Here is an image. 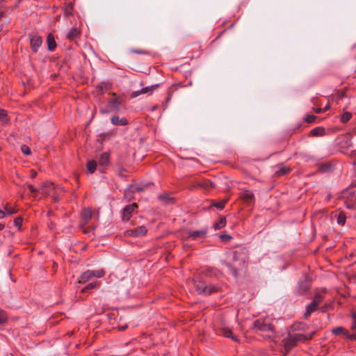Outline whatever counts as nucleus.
I'll use <instances>...</instances> for the list:
<instances>
[{"label":"nucleus","instance_id":"10","mask_svg":"<svg viewBox=\"0 0 356 356\" xmlns=\"http://www.w3.org/2000/svg\"><path fill=\"white\" fill-rule=\"evenodd\" d=\"M30 46L33 53H37L39 47L42 45V38L38 35H29Z\"/></svg>","mask_w":356,"mask_h":356},{"label":"nucleus","instance_id":"9","mask_svg":"<svg viewBox=\"0 0 356 356\" xmlns=\"http://www.w3.org/2000/svg\"><path fill=\"white\" fill-rule=\"evenodd\" d=\"M147 232V229L145 226H140L135 229H127L124 232L125 236L139 237L145 235Z\"/></svg>","mask_w":356,"mask_h":356},{"label":"nucleus","instance_id":"59","mask_svg":"<svg viewBox=\"0 0 356 356\" xmlns=\"http://www.w3.org/2000/svg\"><path fill=\"white\" fill-rule=\"evenodd\" d=\"M4 227H5L4 224L0 223V230L3 229Z\"/></svg>","mask_w":356,"mask_h":356},{"label":"nucleus","instance_id":"27","mask_svg":"<svg viewBox=\"0 0 356 356\" xmlns=\"http://www.w3.org/2000/svg\"><path fill=\"white\" fill-rule=\"evenodd\" d=\"M97 164L95 161L92 160V161H88L87 165H86V167H87L86 172L88 174L93 173L97 169Z\"/></svg>","mask_w":356,"mask_h":356},{"label":"nucleus","instance_id":"26","mask_svg":"<svg viewBox=\"0 0 356 356\" xmlns=\"http://www.w3.org/2000/svg\"><path fill=\"white\" fill-rule=\"evenodd\" d=\"M91 278H92V276L90 274V270H88L83 272L81 275L79 280V283H86V282H88Z\"/></svg>","mask_w":356,"mask_h":356},{"label":"nucleus","instance_id":"1","mask_svg":"<svg viewBox=\"0 0 356 356\" xmlns=\"http://www.w3.org/2000/svg\"><path fill=\"white\" fill-rule=\"evenodd\" d=\"M232 264L228 265L232 275L238 276V271L245 267L248 259V252L245 249L236 250L232 253Z\"/></svg>","mask_w":356,"mask_h":356},{"label":"nucleus","instance_id":"29","mask_svg":"<svg viewBox=\"0 0 356 356\" xmlns=\"http://www.w3.org/2000/svg\"><path fill=\"white\" fill-rule=\"evenodd\" d=\"M8 321V315L7 312L0 309V325H6Z\"/></svg>","mask_w":356,"mask_h":356},{"label":"nucleus","instance_id":"28","mask_svg":"<svg viewBox=\"0 0 356 356\" xmlns=\"http://www.w3.org/2000/svg\"><path fill=\"white\" fill-rule=\"evenodd\" d=\"M325 133V129L323 127H316L313 129H312L309 132L310 136H323Z\"/></svg>","mask_w":356,"mask_h":356},{"label":"nucleus","instance_id":"2","mask_svg":"<svg viewBox=\"0 0 356 356\" xmlns=\"http://www.w3.org/2000/svg\"><path fill=\"white\" fill-rule=\"evenodd\" d=\"M313 334L305 335L303 334H291L289 333L287 337L284 338L282 341V345L284 348L283 352L284 355H287L291 350L297 346L298 342H305L311 340L313 337Z\"/></svg>","mask_w":356,"mask_h":356},{"label":"nucleus","instance_id":"4","mask_svg":"<svg viewBox=\"0 0 356 356\" xmlns=\"http://www.w3.org/2000/svg\"><path fill=\"white\" fill-rule=\"evenodd\" d=\"M111 97L107 102V106L105 109H101L102 113H107L109 112H118L120 108L124 99L120 95H118L116 93L113 92L111 94Z\"/></svg>","mask_w":356,"mask_h":356},{"label":"nucleus","instance_id":"51","mask_svg":"<svg viewBox=\"0 0 356 356\" xmlns=\"http://www.w3.org/2000/svg\"><path fill=\"white\" fill-rule=\"evenodd\" d=\"M220 238L222 240V241H229L232 238V237L228 235V234H222L220 236Z\"/></svg>","mask_w":356,"mask_h":356},{"label":"nucleus","instance_id":"43","mask_svg":"<svg viewBox=\"0 0 356 356\" xmlns=\"http://www.w3.org/2000/svg\"><path fill=\"white\" fill-rule=\"evenodd\" d=\"M351 316H352V318L353 320V322L352 325H351V329L352 330H355L356 329V311H353L352 312Z\"/></svg>","mask_w":356,"mask_h":356},{"label":"nucleus","instance_id":"60","mask_svg":"<svg viewBox=\"0 0 356 356\" xmlns=\"http://www.w3.org/2000/svg\"><path fill=\"white\" fill-rule=\"evenodd\" d=\"M330 108V106H327L325 107V108H323V111H325L327 110H328Z\"/></svg>","mask_w":356,"mask_h":356},{"label":"nucleus","instance_id":"57","mask_svg":"<svg viewBox=\"0 0 356 356\" xmlns=\"http://www.w3.org/2000/svg\"><path fill=\"white\" fill-rule=\"evenodd\" d=\"M6 216V212L4 211L0 210V218H3Z\"/></svg>","mask_w":356,"mask_h":356},{"label":"nucleus","instance_id":"48","mask_svg":"<svg viewBox=\"0 0 356 356\" xmlns=\"http://www.w3.org/2000/svg\"><path fill=\"white\" fill-rule=\"evenodd\" d=\"M197 183H198V181H196V182H193L191 184H190L188 186V189L191 191H193L197 188H200V186H197Z\"/></svg>","mask_w":356,"mask_h":356},{"label":"nucleus","instance_id":"40","mask_svg":"<svg viewBox=\"0 0 356 356\" xmlns=\"http://www.w3.org/2000/svg\"><path fill=\"white\" fill-rule=\"evenodd\" d=\"M324 300V297L323 295L320 294V293H316L315 296H314V300H312L313 302H316V303L319 305L320 303H321Z\"/></svg>","mask_w":356,"mask_h":356},{"label":"nucleus","instance_id":"21","mask_svg":"<svg viewBox=\"0 0 356 356\" xmlns=\"http://www.w3.org/2000/svg\"><path fill=\"white\" fill-rule=\"evenodd\" d=\"M318 305L316 302H312L306 308V312L304 314L305 318H307L314 312L317 310Z\"/></svg>","mask_w":356,"mask_h":356},{"label":"nucleus","instance_id":"35","mask_svg":"<svg viewBox=\"0 0 356 356\" xmlns=\"http://www.w3.org/2000/svg\"><path fill=\"white\" fill-rule=\"evenodd\" d=\"M90 274L92 277H102L105 275L106 272L104 269H99L97 270H90Z\"/></svg>","mask_w":356,"mask_h":356},{"label":"nucleus","instance_id":"16","mask_svg":"<svg viewBox=\"0 0 356 356\" xmlns=\"http://www.w3.org/2000/svg\"><path fill=\"white\" fill-rule=\"evenodd\" d=\"M197 186L205 191H210L211 189L216 187V184L209 179H203L200 181H198Z\"/></svg>","mask_w":356,"mask_h":356},{"label":"nucleus","instance_id":"36","mask_svg":"<svg viewBox=\"0 0 356 356\" xmlns=\"http://www.w3.org/2000/svg\"><path fill=\"white\" fill-rule=\"evenodd\" d=\"M346 214L343 211H340L337 216V222L338 224L343 225L346 222Z\"/></svg>","mask_w":356,"mask_h":356},{"label":"nucleus","instance_id":"38","mask_svg":"<svg viewBox=\"0 0 356 356\" xmlns=\"http://www.w3.org/2000/svg\"><path fill=\"white\" fill-rule=\"evenodd\" d=\"M3 209L8 214H14L17 212V210L12 207L11 205L8 203L4 206Z\"/></svg>","mask_w":356,"mask_h":356},{"label":"nucleus","instance_id":"46","mask_svg":"<svg viewBox=\"0 0 356 356\" xmlns=\"http://www.w3.org/2000/svg\"><path fill=\"white\" fill-rule=\"evenodd\" d=\"M22 218L21 217H17L14 220V224L16 227H18L19 228L21 227L22 224Z\"/></svg>","mask_w":356,"mask_h":356},{"label":"nucleus","instance_id":"34","mask_svg":"<svg viewBox=\"0 0 356 356\" xmlns=\"http://www.w3.org/2000/svg\"><path fill=\"white\" fill-rule=\"evenodd\" d=\"M290 171H291V169L289 168L281 167V168H280L279 170H277L275 172V175L276 177H281V176H283V175H285L289 173Z\"/></svg>","mask_w":356,"mask_h":356},{"label":"nucleus","instance_id":"31","mask_svg":"<svg viewBox=\"0 0 356 356\" xmlns=\"http://www.w3.org/2000/svg\"><path fill=\"white\" fill-rule=\"evenodd\" d=\"M227 201H228L227 198L221 200L219 202L213 201L211 206L215 207L218 209L222 210L224 209Z\"/></svg>","mask_w":356,"mask_h":356},{"label":"nucleus","instance_id":"15","mask_svg":"<svg viewBox=\"0 0 356 356\" xmlns=\"http://www.w3.org/2000/svg\"><path fill=\"white\" fill-rule=\"evenodd\" d=\"M317 168L320 172H330L334 170V164L332 162L321 163L317 165Z\"/></svg>","mask_w":356,"mask_h":356},{"label":"nucleus","instance_id":"7","mask_svg":"<svg viewBox=\"0 0 356 356\" xmlns=\"http://www.w3.org/2000/svg\"><path fill=\"white\" fill-rule=\"evenodd\" d=\"M312 280L307 275H305L302 280H300L298 282V285L297 287L298 293L300 295H302L305 293L309 289L311 288Z\"/></svg>","mask_w":356,"mask_h":356},{"label":"nucleus","instance_id":"11","mask_svg":"<svg viewBox=\"0 0 356 356\" xmlns=\"http://www.w3.org/2000/svg\"><path fill=\"white\" fill-rule=\"evenodd\" d=\"M207 229L188 231L186 232V237L193 240L204 239L207 237Z\"/></svg>","mask_w":356,"mask_h":356},{"label":"nucleus","instance_id":"58","mask_svg":"<svg viewBox=\"0 0 356 356\" xmlns=\"http://www.w3.org/2000/svg\"><path fill=\"white\" fill-rule=\"evenodd\" d=\"M315 111H316V113H322V112H324V111H323V109H322V108H321L315 109Z\"/></svg>","mask_w":356,"mask_h":356},{"label":"nucleus","instance_id":"47","mask_svg":"<svg viewBox=\"0 0 356 356\" xmlns=\"http://www.w3.org/2000/svg\"><path fill=\"white\" fill-rule=\"evenodd\" d=\"M346 338L352 341H356V334H349L348 332Z\"/></svg>","mask_w":356,"mask_h":356},{"label":"nucleus","instance_id":"53","mask_svg":"<svg viewBox=\"0 0 356 356\" xmlns=\"http://www.w3.org/2000/svg\"><path fill=\"white\" fill-rule=\"evenodd\" d=\"M37 176V172L35 170H31V178L34 179Z\"/></svg>","mask_w":356,"mask_h":356},{"label":"nucleus","instance_id":"54","mask_svg":"<svg viewBox=\"0 0 356 356\" xmlns=\"http://www.w3.org/2000/svg\"><path fill=\"white\" fill-rule=\"evenodd\" d=\"M159 198L160 200H167L168 199V195L166 193H163L159 195Z\"/></svg>","mask_w":356,"mask_h":356},{"label":"nucleus","instance_id":"20","mask_svg":"<svg viewBox=\"0 0 356 356\" xmlns=\"http://www.w3.org/2000/svg\"><path fill=\"white\" fill-rule=\"evenodd\" d=\"M111 123L114 125H122L124 126L128 124V120L125 118H122L119 119V117L117 115H113L111 118Z\"/></svg>","mask_w":356,"mask_h":356},{"label":"nucleus","instance_id":"13","mask_svg":"<svg viewBox=\"0 0 356 356\" xmlns=\"http://www.w3.org/2000/svg\"><path fill=\"white\" fill-rule=\"evenodd\" d=\"M159 87V84H154V85H152L150 86L144 87L139 90L134 91L131 94V97L134 98V97H136L138 95H142V94H146V93L152 94Z\"/></svg>","mask_w":356,"mask_h":356},{"label":"nucleus","instance_id":"55","mask_svg":"<svg viewBox=\"0 0 356 356\" xmlns=\"http://www.w3.org/2000/svg\"><path fill=\"white\" fill-rule=\"evenodd\" d=\"M5 9L0 8V19L5 16Z\"/></svg>","mask_w":356,"mask_h":356},{"label":"nucleus","instance_id":"18","mask_svg":"<svg viewBox=\"0 0 356 356\" xmlns=\"http://www.w3.org/2000/svg\"><path fill=\"white\" fill-rule=\"evenodd\" d=\"M51 188H54V184L50 181H45V182H44V184L41 188V191H42L41 193L44 196H48L51 193L50 190Z\"/></svg>","mask_w":356,"mask_h":356},{"label":"nucleus","instance_id":"12","mask_svg":"<svg viewBox=\"0 0 356 356\" xmlns=\"http://www.w3.org/2000/svg\"><path fill=\"white\" fill-rule=\"evenodd\" d=\"M240 199L246 204L250 205L254 202V195L250 190H245L239 193Z\"/></svg>","mask_w":356,"mask_h":356},{"label":"nucleus","instance_id":"45","mask_svg":"<svg viewBox=\"0 0 356 356\" xmlns=\"http://www.w3.org/2000/svg\"><path fill=\"white\" fill-rule=\"evenodd\" d=\"M7 117V112L4 109L0 108V120L4 121Z\"/></svg>","mask_w":356,"mask_h":356},{"label":"nucleus","instance_id":"5","mask_svg":"<svg viewBox=\"0 0 356 356\" xmlns=\"http://www.w3.org/2000/svg\"><path fill=\"white\" fill-rule=\"evenodd\" d=\"M254 328L261 332H274V326L269 322L268 318H259L253 323Z\"/></svg>","mask_w":356,"mask_h":356},{"label":"nucleus","instance_id":"50","mask_svg":"<svg viewBox=\"0 0 356 356\" xmlns=\"http://www.w3.org/2000/svg\"><path fill=\"white\" fill-rule=\"evenodd\" d=\"M132 52L136 53V54H147V52L146 51L142 50V49H133Z\"/></svg>","mask_w":356,"mask_h":356},{"label":"nucleus","instance_id":"52","mask_svg":"<svg viewBox=\"0 0 356 356\" xmlns=\"http://www.w3.org/2000/svg\"><path fill=\"white\" fill-rule=\"evenodd\" d=\"M126 171V169L124 168L123 167H121L120 169H119V171H118V175L120 177H123V172H125Z\"/></svg>","mask_w":356,"mask_h":356},{"label":"nucleus","instance_id":"14","mask_svg":"<svg viewBox=\"0 0 356 356\" xmlns=\"http://www.w3.org/2000/svg\"><path fill=\"white\" fill-rule=\"evenodd\" d=\"M216 334L222 335L227 338H231L234 341H238V339L232 333V331L229 327H219L216 330Z\"/></svg>","mask_w":356,"mask_h":356},{"label":"nucleus","instance_id":"56","mask_svg":"<svg viewBox=\"0 0 356 356\" xmlns=\"http://www.w3.org/2000/svg\"><path fill=\"white\" fill-rule=\"evenodd\" d=\"M118 330H120V331H124L127 328V325H122V326H118Z\"/></svg>","mask_w":356,"mask_h":356},{"label":"nucleus","instance_id":"19","mask_svg":"<svg viewBox=\"0 0 356 356\" xmlns=\"http://www.w3.org/2000/svg\"><path fill=\"white\" fill-rule=\"evenodd\" d=\"M81 31L76 27H73L67 33V38L69 40L73 41L79 37Z\"/></svg>","mask_w":356,"mask_h":356},{"label":"nucleus","instance_id":"37","mask_svg":"<svg viewBox=\"0 0 356 356\" xmlns=\"http://www.w3.org/2000/svg\"><path fill=\"white\" fill-rule=\"evenodd\" d=\"M351 118H352L351 113L345 112L341 116V122L343 123H346L351 119Z\"/></svg>","mask_w":356,"mask_h":356},{"label":"nucleus","instance_id":"39","mask_svg":"<svg viewBox=\"0 0 356 356\" xmlns=\"http://www.w3.org/2000/svg\"><path fill=\"white\" fill-rule=\"evenodd\" d=\"M26 185L27 188H29V190L30 191V192L31 193V196L35 198L37 197L38 190L36 188H35L34 186H33L32 184H26Z\"/></svg>","mask_w":356,"mask_h":356},{"label":"nucleus","instance_id":"8","mask_svg":"<svg viewBox=\"0 0 356 356\" xmlns=\"http://www.w3.org/2000/svg\"><path fill=\"white\" fill-rule=\"evenodd\" d=\"M138 208V205L136 203H132L127 205L122 211V220L124 222H127L130 220L132 216V213Z\"/></svg>","mask_w":356,"mask_h":356},{"label":"nucleus","instance_id":"33","mask_svg":"<svg viewBox=\"0 0 356 356\" xmlns=\"http://www.w3.org/2000/svg\"><path fill=\"white\" fill-rule=\"evenodd\" d=\"M332 332L335 335L342 334L346 337L348 331L343 327H337L332 330Z\"/></svg>","mask_w":356,"mask_h":356},{"label":"nucleus","instance_id":"24","mask_svg":"<svg viewBox=\"0 0 356 356\" xmlns=\"http://www.w3.org/2000/svg\"><path fill=\"white\" fill-rule=\"evenodd\" d=\"M47 47L49 51H53L56 47V42L54 40V37L51 33H49L47 37Z\"/></svg>","mask_w":356,"mask_h":356},{"label":"nucleus","instance_id":"30","mask_svg":"<svg viewBox=\"0 0 356 356\" xmlns=\"http://www.w3.org/2000/svg\"><path fill=\"white\" fill-rule=\"evenodd\" d=\"M226 218L225 217H220L219 220L213 224V228L217 230L223 228L226 225Z\"/></svg>","mask_w":356,"mask_h":356},{"label":"nucleus","instance_id":"25","mask_svg":"<svg viewBox=\"0 0 356 356\" xmlns=\"http://www.w3.org/2000/svg\"><path fill=\"white\" fill-rule=\"evenodd\" d=\"M134 186L130 185L124 191V198L128 202L131 201L134 198Z\"/></svg>","mask_w":356,"mask_h":356},{"label":"nucleus","instance_id":"6","mask_svg":"<svg viewBox=\"0 0 356 356\" xmlns=\"http://www.w3.org/2000/svg\"><path fill=\"white\" fill-rule=\"evenodd\" d=\"M345 204L348 209H353L356 204V188H350L344 193Z\"/></svg>","mask_w":356,"mask_h":356},{"label":"nucleus","instance_id":"32","mask_svg":"<svg viewBox=\"0 0 356 356\" xmlns=\"http://www.w3.org/2000/svg\"><path fill=\"white\" fill-rule=\"evenodd\" d=\"M99 284L97 282H92L88 284L86 286L81 290V293H89L90 290L97 287Z\"/></svg>","mask_w":356,"mask_h":356},{"label":"nucleus","instance_id":"17","mask_svg":"<svg viewBox=\"0 0 356 356\" xmlns=\"http://www.w3.org/2000/svg\"><path fill=\"white\" fill-rule=\"evenodd\" d=\"M92 216V211L90 208H86L81 212L83 225H86Z\"/></svg>","mask_w":356,"mask_h":356},{"label":"nucleus","instance_id":"44","mask_svg":"<svg viewBox=\"0 0 356 356\" xmlns=\"http://www.w3.org/2000/svg\"><path fill=\"white\" fill-rule=\"evenodd\" d=\"M21 150L25 155H29L31 154V149L27 145H22L21 147Z\"/></svg>","mask_w":356,"mask_h":356},{"label":"nucleus","instance_id":"3","mask_svg":"<svg viewBox=\"0 0 356 356\" xmlns=\"http://www.w3.org/2000/svg\"><path fill=\"white\" fill-rule=\"evenodd\" d=\"M194 287L199 294L209 296L217 293L220 290V286L218 284H208L201 278L193 279Z\"/></svg>","mask_w":356,"mask_h":356},{"label":"nucleus","instance_id":"23","mask_svg":"<svg viewBox=\"0 0 356 356\" xmlns=\"http://www.w3.org/2000/svg\"><path fill=\"white\" fill-rule=\"evenodd\" d=\"M111 89V85L107 83L102 82L100 85L97 86V92L99 95H102L105 92Z\"/></svg>","mask_w":356,"mask_h":356},{"label":"nucleus","instance_id":"41","mask_svg":"<svg viewBox=\"0 0 356 356\" xmlns=\"http://www.w3.org/2000/svg\"><path fill=\"white\" fill-rule=\"evenodd\" d=\"M152 184L151 183H149V184H147L143 186H136L135 188H134V192H141V191H143L145 188H148L150 185H152Z\"/></svg>","mask_w":356,"mask_h":356},{"label":"nucleus","instance_id":"42","mask_svg":"<svg viewBox=\"0 0 356 356\" xmlns=\"http://www.w3.org/2000/svg\"><path fill=\"white\" fill-rule=\"evenodd\" d=\"M316 117L315 115H307L305 118V121L307 122V123H312L315 121Z\"/></svg>","mask_w":356,"mask_h":356},{"label":"nucleus","instance_id":"22","mask_svg":"<svg viewBox=\"0 0 356 356\" xmlns=\"http://www.w3.org/2000/svg\"><path fill=\"white\" fill-rule=\"evenodd\" d=\"M110 154L108 152H104L101 154L99 159V164L101 166H107L109 164Z\"/></svg>","mask_w":356,"mask_h":356},{"label":"nucleus","instance_id":"49","mask_svg":"<svg viewBox=\"0 0 356 356\" xmlns=\"http://www.w3.org/2000/svg\"><path fill=\"white\" fill-rule=\"evenodd\" d=\"M346 90H339L337 92V98L339 99H342L345 96Z\"/></svg>","mask_w":356,"mask_h":356},{"label":"nucleus","instance_id":"61","mask_svg":"<svg viewBox=\"0 0 356 356\" xmlns=\"http://www.w3.org/2000/svg\"><path fill=\"white\" fill-rule=\"evenodd\" d=\"M331 197V195H328L327 197H326V200H329Z\"/></svg>","mask_w":356,"mask_h":356}]
</instances>
